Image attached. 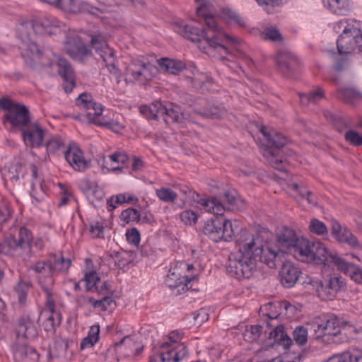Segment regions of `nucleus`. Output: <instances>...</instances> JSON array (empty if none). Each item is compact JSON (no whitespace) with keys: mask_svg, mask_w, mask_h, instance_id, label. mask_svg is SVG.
Instances as JSON below:
<instances>
[{"mask_svg":"<svg viewBox=\"0 0 362 362\" xmlns=\"http://www.w3.org/2000/svg\"><path fill=\"white\" fill-rule=\"evenodd\" d=\"M175 30L197 43L199 48L208 55L217 54L224 64L235 72L238 69H243V64L250 69L254 66L252 59L240 49L242 40L225 33L218 22L216 29L208 26V30L180 22L176 24Z\"/></svg>","mask_w":362,"mask_h":362,"instance_id":"f257e3e1","label":"nucleus"},{"mask_svg":"<svg viewBox=\"0 0 362 362\" xmlns=\"http://www.w3.org/2000/svg\"><path fill=\"white\" fill-rule=\"evenodd\" d=\"M235 242L238 251L229 256L226 264V272L232 277L238 280L249 279L256 271L258 261L270 268L276 267V259L281 253L268 246L264 247L258 236L242 229L235 237Z\"/></svg>","mask_w":362,"mask_h":362,"instance_id":"f03ea898","label":"nucleus"},{"mask_svg":"<svg viewBox=\"0 0 362 362\" xmlns=\"http://www.w3.org/2000/svg\"><path fill=\"white\" fill-rule=\"evenodd\" d=\"M182 330L176 329L169 333L165 341L155 348L150 356V362H180L188 356V349L185 343Z\"/></svg>","mask_w":362,"mask_h":362,"instance_id":"7ed1b4c3","label":"nucleus"},{"mask_svg":"<svg viewBox=\"0 0 362 362\" xmlns=\"http://www.w3.org/2000/svg\"><path fill=\"white\" fill-rule=\"evenodd\" d=\"M334 254L322 243L301 238L291 255L301 262L329 265Z\"/></svg>","mask_w":362,"mask_h":362,"instance_id":"20e7f679","label":"nucleus"},{"mask_svg":"<svg viewBox=\"0 0 362 362\" xmlns=\"http://www.w3.org/2000/svg\"><path fill=\"white\" fill-rule=\"evenodd\" d=\"M157 67L152 60L145 56L132 59L126 67L127 83L144 86L151 81L157 74Z\"/></svg>","mask_w":362,"mask_h":362,"instance_id":"39448f33","label":"nucleus"},{"mask_svg":"<svg viewBox=\"0 0 362 362\" xmlns=\"http://www.w3.org/2000/svg\"><path fill=\"white\" fill-rule=\"evenodd\" d=\"M238 222H232L228 219L221 221L218 218L207 220L203 228V233L214 242L218 243L221 240L228 242L236 237L240 233Z\"/></svg>","mask_w":362,"mask_h":362,"instance_id":"423d86ee","label":"nucleus"},{"mask_svg":"<svg viewBox=\"0 0 362 362\" xmlns=\"http://www.w3.org/2000/svg\"><path fill=\"white\" fill-rule=\"evenodd\" d=\"M0 108L6 111L4 122H8L12 127L22 129L30 122V114L24 105L14 103L8 98L0 99Z\"/></svg>","mask_w":362,"mask_h":362,"instance_id":"0eeeda50","label":"nucleus"},{"mask_svg":"<svg viewBox=\"0 0 362 362\" xmlns=\"http://www.w3.org/2000/svg\"><path fill=\"white\" fill-rule=\"evenodd\" d=\"M38 283L45 295V307L50 312L45 322L46 331L54 330L55 326L61 323V315L56 312V293L54 291V279L52 276L47 279H39Z\"/></svg>","mask_w":362,"mask_h":362,"instance_id":"6e6552de","label":"nucleus"},{"mask_svg":"<svg viewBox=\"0 0 362 362\" xmlns=\"http://www.w3.org/2000/svg\"><path fill=\"white\" fill-rule=\"evenodd\" d=\"M60 27L59 21L52 16H45L23 22L18 30L24 33L28 37L31 36V31L35 35H50L54 30Z\"/></svg>","mask_w":362,"mask_h":362,"instance_id":"1a4fd4ad","label":"nucleus"},{"mask_svg":"<svg viewBox=\"0 0 362 362\" xmlns=\"http://www.w3.org/2000/svg\"><path fill=\"white\" fill-rule=\"evenodd\" d=\"M348 29L341 33L337 40V47L340 54H349L353 52L362 42V30L359 21H351Z\"/></svg>","mask_w":362,"mask_h":362,"instance_id":"9d476101","label":"nucleus"},{"mask_svg":"<svg viewBox=\"0 0 362 362\" xmlns=\"http://www.w3.org/2000/svg\"><path fill=\"white\" fill-rule=\"evenodd\" d=\"M195 279H197L195 275L191 276L182 275L177 265L174 264L170 266L164 283L175 295L177 296L188 291L189 284Z\"/></svg>","mask_w":362,"mask_h":362,"instance_id":"9b49d317","label":"nucleus"},{"mask_svg":"<svg viewBox=\"0 0 362 362\" xmlns=\"http://www.w3.org/2000/svg\"><path fill=\"white\" fill-rule=\"evenodd\" d=\"M339 320L335 315L332 313H323L316 317L312 327L317 339L326 335L336 336L339 331Z\"/></svg>","mask_w":362,"mask_h":362,"instance_id":"f8f14e48","label":"nucleus"},{"mask_svg":"<svg viewBox=\"0 0 362 362\" xmlns=\"http://www.w3.org/2000/svg\"><path fill=\"white\" fill-rule=\"evenodd\" d=\"M76 105L86 113L90 123L94 124L95 120L103 114L104 106L95 101L90 93L83 92L76 99Z\"/></svg>","mask_w":362,"mask_h":362,"instance_id":"ddd939ff","label":"nucleus"},{"mask_svg":"<svg viewBox=\"0 0 362 362\" xmlns=\"http://www.w3.org/2000/svg\"><path fill=\"white\" fill-rule=\"evenodd\" d=\"M301 238L297 235L294 230L289 228H284L277 238L279 248L269 247L272 250L281 253L276 262L281 261L284 254L288 253L291 255Z\"/></svg>","mask_w":362,"mask_h":362,"instance_id":"4468645a","label":"nucleus"},{"mask_svg":"<svg viewBox=\"0 0 362 362\" xmlns=\"http://www.w3.org/2000/svg\"><path fill=\"white\" fill-rule=\"evenodd\" d=\"M331 234L338 243L349 245L352 248L360 247L359 241L352 232L346 226H342L335 219L331 221Z\"/></svg>","mask_w":362,"mask_h":362,"instance_id":"2eb2a0df","label":"nucleus"},{"mask_svg":"<svg viewBox=\"0 0 362 362\" xmlns=\"http://www.w3.org/2000/svg\"><path fill=\"white\" fill-rule=\"evenodd\" d=\"M21 130L23 139L27 146L40 148L43 145L45 131L38 123L29 122Z\"/></svg>","mask_w":362,"mask_h":362,"instance_id":"dca6fc26","label":"nucleus"},{"mask_svg":"<svg viewBox=\"0 0 362 362\" xmlns=\"http://www.w3.org/2000/svg\"><path fill=\"white\" fill-rule=\"evenodd\" d=\"M345 287L344 280L341 276H334L321 282L320 286L317 287V292L319 296L332 300L338 292L344 290Z\"/></svg>","mask_w":362,"mask_h":362,"instance_id":"f3484780","label":"nucleus"},{"mask_svg":"<svg viewBox=\"0 0 362 362\" xmlns=\"http://www.w3.org/2000/svg\"><path fill=\"white\" fill-rule=\"evenodd\" d=\"M275 62L279 70L285 76H289L294 71L299 69L300 63L298 57L289 51H279Z\"/></svg>","mask_w":362,"mask_h":362,"instance_id":"a211bd4d","label":"nucleus"},{"mask_svg":"<svg viewBox=\"0 0 362 362\" xmlns=\"http://www.w3.org/2000/svg\"><path fill=\"white\" fill-rule=\"evenodd\" d=\"M65 158L68 163L78 172L84 171L90 165V160L84 158L82 150L74 143L69 144L65 150Z\"/></svg>","mask_w":362,"mask_h":362,"instance_id":"6ab92c4d","label":"nucleus"},{"mask_svg":"<svg viewBox=\"0 0 362 362\" xmlns=\"http://www.w3.org/2000/svg\"><path fill=\"white\" fill-rule=\"evenodd\" d=\"M57 73L63 80V88L66 93H70L76 86L74 71L68 60L58 57Z\"/></svg>","mask_w":362,"mask_h":362,"instance_id":"aec40b11","label":"nucleus"},{"mask_svg":"<svg viewBox=\"0 0 362 362\" xmlns=\"http://www.w3.org/2000/svg\"><path fill=\"white\" fill-rule=\"evenodd\" d=\"M11 246L15 247L18 254L21 252H32V241L33 234L32 231L25 226H21L16 235H11Z\"/></svg>","mask_w":362,"mask_h":362,"instance_id":"412c9836","label":"nucleus"},{"mask_svg":"<svg viewBox=\"0 0 362 362\" xmlns=\"http://www.w3.org/2000/svg\"><path fill=\"white\" fill-rule=\"evenodd\" d=\"M333 263L337 268L357 284L362 282V269L358 266L349 263L337 254H334L330 264Z\"/></svg>","mask_w":362,"mask_h":362,"instance_id":"4be33fe9","label":"nucleus"},{"mask_svg":"<svg viewBox=\"0 0 362 362\" xmlns=\"http://www.w3.org/2000/svg\"><path fill=\"white\" fill-rule=\"evenodd\" d=\"M67 53L74 59L82 60L92 55L91 49L79 37H73L66 41Z\"/></svg>","mask_w":362,"mask_h":362,"instance_id":"5701e85b","label":"nucleus"},{"mask_svg":"<svg viewBox=\"0 0 362 362\" xmlns=\"http://www.w3.org/2000/svg\"><path fill=\"white\" fill-rule=\"evenodd\" d=\"M300 274V269L293 263L290 262L284 263L279 271L281 284L286 288L293 287L298 280Z\"/></svg>","mask_w":362,"mask_h":362,"instance_id":"b1692460","label":"nucleus"},{"mask_svg":"<svg viewBox=\"0 0 362 362\" xmlns=\"http://www.w3.org/2000/svg\"><path fill=\"white\" fill-rule=\"evenodd\" d=\"M57 8L73 13H88L94 14L98 10L86 1L79 0H59Z\"/></svg>","mask_w":362,"mask_h":362,"instance_id":"393cba45","label":"nucleus"},{"mask_svg":"<svg viewBox=\"0 0 362 362\" xmlns=\"http://www.w3.org/2000/svg\"><path fill=\"white\" fill-rule=\"evenodd\" d=\"M160 117L167 124L177 123H184L185 117L181 108L173 103H165V105L161 103L160 109Z\"/></svg>","mask_w":362,"mask_h":362,"instance_id":"a878e982","label":"nucleus"},{"mask_svg":"<svg viewBox=\"0 0 362 362\" xmlns=\"http://www.w3.org/2000/svg\"><path fill=\"white\" fill-rule=\"evenodd\" d=\"M260 131L264 137V149L279 151L288 142V139L285 136L274 129L268 131L267 127H262Z\"/></svg>","mask_w":362,"mask_h":362,"instance_id":"bb28decb","label":"nucleus"},{"mask_svg":"<svg viewBox=\"0 0 362 362\" xmlns=\"http://www.w3.org/2000/svg\"><path fill=\"white\" fill-rule=\"evenodd\" d=\"M115 349L117 352L122 354L124 357H130L139 355L142 347L133 338L127 336L115 344Z\"/></svg>","mask_w":362,"mask_h":362,"instance_id":"cd10ccee","label":"nucleus"},{"mask_svg":"<svg viewBox=\"0 0 362 362\" xmlns=\"http://www.w3.org/2000/svg\"><path fill=\"white\" fill-rule=\"evenodd\" d=\"M264 334H268L270 339H273L275 343L282 345L286 349H289L293 343L292 339L286 333L285 328L282 325H279L275 329H271L270 324L267 323Z\"/></svg>","mask_w":362,"mask_h":362,"instance_id":"c85d7f7f","label":"nucleus"},{"mask_svg":"<svg viewBox=\"0 0 362 362\" xmlns=\"http://www.w3.org/2000/svg\"><path fill=\"white\" fill-rule=\"evenodd\" d=\"M293 306L286 301L269 303L264 305L261 310L265 311V315L269 319H277L281 315H287L288 310H293Z\"/></svg>","mask_w":362,"mask_h":362,"instance_id":"c756f323","label":"nucleus"},{"mask_svg":"<svg viewBox=\"0 0 362 362\" xmlns=\"http://www.w3.org/2000/svg\"><path fill=\"white\" fill-rule=\"evenodd\" d=\"M322 3L332 13L346 16L352 10L351 0H322Z\"/></svg>","mask_w":362,"mask_h":362,"instance_id":"7c9ffc66","label":"nucleus"},{"mask_svg":"<svg viewBox=\"0 0 362 362\" xmlns=\"http://www.w3.org/2000/svg\"><path fill=\"white\" fill-rule=\"evenodd\" d=\"M198 204L208 213L217 216H222L226 210V206L216 197L202 198Z\"/></svg>","mask_w":362,"mask_h":362,"instance_id":"2f4dec72","label":"nucleus"},{"mask_svg":"<svg viewBox=\"0 0 362 362\" xmlns=\"http://www.w3.org/2000/svg\"><path fill=\"white\" fill-rule=\"evenodd\" d=\"M13 357L16 361L21 362L27 358L31 360H37L39 354L36 350L27 344H16L13 348Z\"/></svg>","mask_w":362,"mask_h":362,"instance_id":"473e14b6","label":"nucleus"},{"mask_svg":"<svg viewBox=\"0 0 362 362\" xmlns=\"http://www.w3.org/2000/svg\"><path fill=\"white\" fill-rule=\"evenodd\" d=\"M110 257L117 268L124 269L135 259L136 253L132 250H121L117 252H113Z\"/></svg>","mask_w":362,"mask_h":362,"instance_id":"72a5a7b5","label":"nucleus"},{"mask_svg":"<svg viewBox=\"0 0 362 362\" xmlns=\"http://www.w3.org/2000/svg\"><path fill=\"white\" fill-rule=\"evenodd\" d=\"M200 5L197 8V13L199 16L204 18L207 26L213 29L217 28V21L213 16L209 14V7L212 4V0H195Z\"/></svg>","mask_w":362,"mask_h":362,"instance_id":"f704fd0d","label":"nucleus"},{"mask_svg":"<svg viewBox=\"0 0 362 362\" xmlns=\"http://www.w3.org/2000/svg\"><path fill=\"white\" fill-rule=\"evenodd\" d=\"M157 62L160 69L174 75L178 74L186 68L185 64L180 60L161 58Z\"/></svg>","mask_w":362,"mask_h":362,"instance_id":"c9c22d12","label":"nucleus"},{"mask_svg":"<svg viewBox=\"0 0 362 362\" xmlns=\"http://www.w3.org/2000/svg\"><path fill=\"white\" fill-rule=\"evenodd\" d=\"M339 99L344 103L355 105L356 102L362 100V93L354 88L344 87L339 89L337 93Z\"/></svg>","mask_w":362,"mask_h":362,"instance_id":"e433bc0d","label":"nucleus"},{"mask_svg":"<svg viewBox=\"0 0 362 362\" xmlns=\"http://www.w3.org/2000/svg\"><path fill=\"white\" fill-rule=\"evenodd\" d=\"M327 362H362V351L354 350L352 352L344 351L331 356Z\"/></svg>","mask_w":362,"mask_h":362,"instance_id":"4c0bfd02","label":"nucleus"},{"mask_svg":"<svg viewBox=\"0 0 362 362\" xmlns=\"http://www.w3.org/2000/svg\"><path fill=\"white\" fill-rule=\"evenodd\" d=\"M325 90L322 87H317L308 93L299 94L300 101L302 105H308L310 103H317L325 98Z\"/></svg>","mask_w":362,"mask_h":362,"instance_id":"58836bf2","label":"nucleus"},{"mask_svg":"<svg viewBox=\"0 0 362 362\" xmlns=\"http://www.w3.org/2000/svg\"><path fill=\"white\" fill-rule=\"evenodd\" d=\"M52 259H43L36 262L30 267V269L37 274H42L44 278L39 279H47L48 277L53 278Z\"/></svg>","mask_w":362,"mask_h":362,"instance_id":"ea45409f","label":"nucleus"},{"mask_svg":"<svg viewBox=\"0 0 362 362\" xmlns=\"http://www.w3.org/2000/svg\"><path fill=\"white\" fill-rule=\"evenodd\" d=\"M94 124L100 127H105L115 133L121 132L124 128V124L120 122L117 119H109L107 116H103V115L95 120Z\"/></svg>","mask_w":362,"mask_h":362,"instance_id":"a19ab883","label":"nucleus"},{"mask_svg":"<svg viewBox=\"0 0 362 362\" xmlns=\"http://www.w3.org/2000/svg\"><path fill=\"white\" fill-rule=\"evenodd\" d=\"M99 339L100 326L99 325H93L90 327L87 336L82 339L80 349L83 350L93 346L99 341Z\"/></svg>","mask_w":362,"mask_h":362,"instance_id":"79ce46f5","label":"nucleus"},{"mask_svg":"<svg viewBox=\"0 0 362 362\" xmlns=\"http://www.w3.org/2000/svg\"><path fill=\"white\" fill-rule=\"evenodd\" d=\"M46 148L47 153L51 154H57L60 151L65 153L66 149L65 141L59 135L52 136L46 142Z\"/></svg>","mask_w":362,"mask_h":362,"instance_id":"37998d69","label":"nucleus"},{"mask_svg":"<svg viewBox=\"0 0 362 362\" xmlns=\"http://www.w3.org/2000/svg\"><path fill=\"white\" fill-rule=\"evenodd\" d=\"M161 107V102L155 101L150 105H141L139 107V112L141 115L148 119L156 120L160 117V109Z\"/></svg>","mask_w":362,"mask_h":362,"instance_id":"c03bdc74","label":"nucleus"},{"mask_svg":"<svg viewBox=\"0 0 362 362\" xmlns=\"http://www.w3.org/2000/svg\"><path fill=\"white\" fill-rule=\"evenodd\" d=\"M21 54L28 62V59L33 61L36 59H41L42 51L35 42L30 41L25 44V47L23 49Z\"/></svg>","mask_w":362,"mask_h":362,"instance_id":"a18cd8bd","label":"nucleus"},{"mask_svg":"<svg viewBox=\"0 0 362 362\" xmlns=\"http://www.w3.org/2000/svg\"><path fill=\"white\" fill-rule=\"evenodd\" d=\"M23 165L20 163L12 164L8 170H4L3 175L6 180H10L15 184L19 181L20 175L23 177L22 173Z\"/></svg>","mask_w":362,"mask_h":362,"instance_id":"49530a36","label":"nucleus"},{"mask_svg":"<svg viewBox=\"0 0 362 362\" xmlns=\"http://www.w3.org/2000/svg\"><path fill=\"white\" fill-rule=\"evenodd\" d=\"M71 262L69 259L63 257H57L54 256L52 259L53 275L58 273H65L71 266Z\"/></svg>","mask_w":362,"mask_h":362,"instance_id":"de8ad7c7","label":"nucleus"},{"mask_svg":"<svg viewBox=\"0 0 362 362\" xmlns=\"http://www.w3.org/2000/svg\"><path fill=\"white\" fill-rule=\"evenodd\" d=\"M29 288L30 284L23 281H20L14 288L17 294L18 302L21 306H24L27 303Z\"/></svg>","mask_w":362,"mask_h":362,"instance_id":"09e8293b","label":"nucleus"},{"mask_svg":"<svg viewBox=\"0 0 362 362\" xmlns=\"http://www.w3.org/2000/svg\"><path fill=\"white\" fill-rule=\"evenodd\" d=\"M265 329L266 327L259 325L247 326L244 337L248 341L257 340L262 334H264Z\"/></svg>","mask_w":362,"mask_h":362,"instance_id":"8fccbe9b","label":"nucleus"},{"mask_svg":"<svg viewBox=\"0 0 362 362\" xmlns=\"http://www.w3.org/2000/svg\"><path fill=\"white\" fill-rule=\"evenodd\" d=\"M277 152L278 151H274L272 149H264L262 154L274 168L280 171H284L285 165L283 163V161L278 158L276 155Z\"/></svg>","mask_w":362,"mask_h":362,"instance_id":"3c124183","label":"nucleus"},{"mask_svg":"<svg viewBox=\"0 0 362 362\" xmlns=\"http://www.w3.org/2000/svg\"><path fill=\"white\" fill-rule=\"evenodd\" d=\"M308 229L311 233L316 235L324 236L328 234V229L325 223L316 218L310 219Z\"/></svg>","mask_w":362,"mask_h":362,"instance_id":"603ef678","label":"nucleus"},{"mask_svg":"<svg viewBox=\"0 0 362 362\" xmlns=\"http://www.w3.org/2000/svg\"><path fill=\"white\" fill-rule=\"evenodd\" d=\"M155 192L156 197L165 203H173L177 197V193L169 187H160L156 189Z\"/></svg>","mask_w":362,"mask_h":362,"instance_id":"864d4df0","label":"nucleus"},{"mask_svg":"<svg viewBox=\"0 0 362 362\" xmlns=\"http://www.w3.org/2000/svg\"><path fill=\"white\" fill-rule=\"evenodd\" d=\"M119 217L121 221L125 223H129L131 222L139 223L141 220L140 212L134 208H128L123 210Z\"/></svg>","mask_w":362,"mask_h":362,"instance_id":"5fc2aeb1","label":"nucleus"},{"mask_svg":"<svg viewBox=\"0 0 362 362\" xmlns=\"http://www.w3.org/2000/svg\"><path fill=\"white\" fill-rule=\"evenodd\" d=\"M18 334H22L26 339H32L37 336V329L35 324H21L18 322Z\"/></svg>","mask_w":362,"mask_h":362,"instance_id":"6e6d98bb","label":"nucleus"},{"mask_svg":"<svg viewBox=\"0 0 362 362\" xmlns=\"http://www.w3.org/2000/svg\"><path fill=\"white\" fill-rule=\"evenodd\" d=\"M90 37L91 46L95 49L96 52L107 45L106 37L101 32H98L90 35Z\"/></svg>","mask_w":362,"mask_h":362,"instance_id":"4d7b16f0","label":"nucleus"},{"mask_svg":"<svg viewBox=\"0 0 362 362\" xmlns=\"http://www.w3.org/2000/svg\"><path fill=\"white\" fill-rule=\"evenodd\" d=\"M226 113V110L218 106H211L204 109L202 112L204 117L210 119H219L222 117Z\"/></svg>","mask_w":362,"mask_h":362,"instance_id":"13d9d810","label":"nucleus"},{"mask_svg":"<svg viewBox=\"0 0 362 362\" xmlns=\"http://www.w3.org/2000/svg\"><path fill=\"white\" fill-rule=\"evenodd\" d=\"M294 341L299 345H304L308 341V329L303 326H298L293 332Z\"/></svg>","mask_w":362,"mask_h":362,"instance_id":"bf43d9fd","label":"nucleus"},{"mask_svg":"<svg viewBox=\"0 0 362 362\" xmlns=\"http://www.w3.org/2000/svg\"><path fill=\"white\" fill-rule=\"evenodd\" d=\"M86 286L88 291L93 290L98 284H100V279L95 272L91 271L86 273L84 276Z\"/></svg>","mask_w":362,"mask_h":362,"instance_id":"052dcab7","label":"nucleus"},{"mask_svg":"<svg viewBox=\"0 0 362 362\" xmlns=\"http://www.w3.org/2000/svg\"><path fill=\"white\" fill-rule=\"evenodd\" d=\"M110 161L117 163V167H114L113 170L121 169L123 168V165L125 164L129 158L127 154L124 151H117L109 156Z\"/></svg>","mask_w":362,"mask_h":362,"instance_id":"680f3d73","label":"nucleus"},{"mask_svg":"<svg viewBox=\"0 0 362 362\" xmlns=\"http://www.w3.org/2000/svg\"><path fill=\"white\" fill-rule=\"evenodd\" d=\"M126 239L127 242L133 246L138 247L141 240V234L136 228L129 229L126 232Z\"/></svg>","mask_w":362,"mask_h":362,"instance_id":"e2e57ef3","label":"nucleus"},{"mask_svg":"<svg viewBox=\"0 0 362 362\" xmlns=\"http://www.w3.org/2000/svg\"><path fill=\"white\" fill-rule=\"evenodd\" d=\"M345 140L354 146L362 145V136L354 130H349L344 135Z\"/></svg>","mask_w":362,"mask_h":362,"instance_id":"0e129e2a","label":"nucleus"},{"mask_svg":"<svg viewBox=\"0 0 362 362\" xmlns=\"http://www.w3.org/2000/svg\"><path fill=\"white\" fill-rule=\"evenodd\" d=\"M180 217L182 222L189 226L195 224L198 219L197 214L192 210H185L182 211L180 214Z\"/></svg>","mask_w":362,"mask_h":362,"instance_id":"69168bd1","label":"nucleus"},{"mask_svg":"<svg viewBox=\"0 0 362 362\" xmlns=\"http://www.w3.org/2000/svg\"><path fill=\"white\" fill-rule=\"evenodd\" d=\"M224 198L227 202V207L228 209L234 210L238 209L240 208L239 202H242L240 197H235L232 192L229 191H226L224 192Z\"/></svg>","mask_w":362,"mask_h":362,"instance_id":"338daca9","label":"nucleus"},{"mask_svg":"<svg viewBox=\"0 0 362 362\" xmlns=\"http://www.w3.org/2000/svg\"><path fill=\"white\" fill-rule=\"evenodd\" d=\"M354 18H342L332 23V29L336 33H344L351 25V21Z\"/></svg>","mask_w":362,"mask_h":362,"instance_id":"774afa93","label":"nucleus"}]
</instances>
